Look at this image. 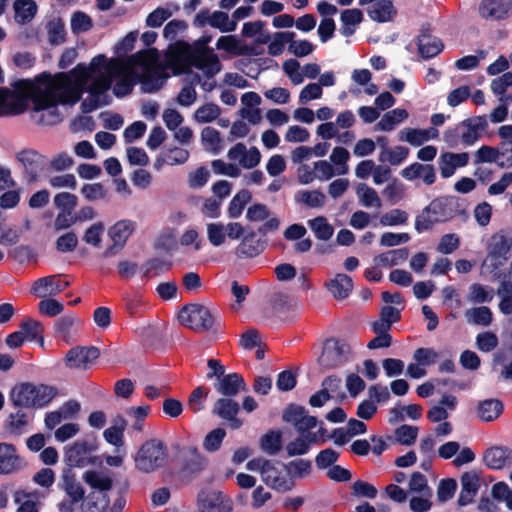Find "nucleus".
<instances>
[{"label": "nucleus", "instance_id": "nucleus-3", "mask_svg": "<svg viewBox=\"0 0 512 512\" xmlns=\"http://www.w3.org/2000/svg\"><path fill=\"white\" fill-rule=\"evenodd\" d=\"M168 447L158 438L146 440L133 456L135 468L149 474L163 468L168 461Z\"/></svg>", "mask_w": 512, "mask_h": 512}, {"label": "nucleus", "instance_id": "nucleus-18", "mask_svg": "<svg viewBox=\"0 0 512 512\" xmlns=\"http://www.w3.org/2000/svg\"><path fill=\"white\" fill-rule=\"evenodd\" d=\"M484 464L493 470H501L512 462V449L505 446H492L483 454Z\"/></svg>", "mask_w": 512, "mask_h": 512}, {"label": "nucleus", "instance_id": "nucleus-35", "mask_svg": "<svg viewBox=\"0 0 512 512\" xmlns=\"http://www.w3.org/2000/svg\"><path fill=\"white\" fill-rule=\"evenodd\" d=\"M172 265L173 263L171 261L163 260L158 257L148 259L142 266L143 277L151 278L159 276L169 271Z\"/></svg>", "mask_w": 512, "mask_h": 512}, {"label": "nucleus", "instance_id": "nucleus-5", "mask_svg": "<svg viewBox=\"0 0 512 512\" xmlns=\"http://www.w3.org/2000/svg\"><path fill=\"white\" fill-rule=\"evenodd\" d=\"M98 449V441L95 435H87L84 439H78L71 445L64 447V463L67 469L74 467L83 468L88 465H96L99 462L97 456H93V452Z\"/></svg>", "mask_w": 512, "mask_h": 512}, {"label": "nucleus", "instance_id": "nucleus-40", "mask_svg": "<svg viewBox=\"0 0 512 512\" xmlns=\"http://www.w3.org/2000/svg\"><path fill=\"white\" fill-rule=\"evenodd\" d=\"M310 229L314 232L315 236L319 240H329L333 233L334 228L328 223L324 216H318L308 221Z\"/></svg>", "mask_w": 512, "mask_h": 512}, {"label": "nucleus", "instance_id": "nucleus-28", "mask_svg": "<svg viewBox=\"0 0 512 512\" xmlns=\"http://www.w3.org/2000/svg\"><path fill=\"white\" fill-rule=\"evenodd\" d=\"M48 286L51 287L49 294L57 295L63 292L66 288H68L70 286V282L61 280L59 278V275H50L42 277L35 281L32 287V293L39 297H42L43 295L38 293L39 288H47Z\"/></svg>", "mask_w": 512, "mask_h": 512}, {"label": "nucleus", "instance_id": "nucleus-34", "mask_svg": "<svg viewBox=\"0 0 512 512\" xmlns=\"http://www.w3.org/2000/svg\"><path fill=\"white\" fill-rule=\"evenodd\" d=\"M408 116L406 109H393L383 115L382 119L377 123L376 128L381 131H391L396 124L403 122Z\"/></svg>", "mask_w": 512, "mask_h": 512}, {"label": "nucleus", "instance_id": "nucleus-29", "mask_svg": "<svg viewBox=\"0 0 512 512\" xmlns=\"http://www.w3.org/2000/svg\"><path fill=\"white\" fill-rule=\"evenodd\" d=\"M340 20L342 22L341 34L349 37L355 33L356 26L363 21V12L357 8L343 10Z\"/></svg>", "mask_w": 512, "mask_h": 512}, {"label": "nucleus", "instance_id": "nucleus-44", "mask_svg": "<svg viewBox=\"0 0 512 512\" xmlns=\"http://www.w3.org/2000/svg\"><path fill=\"white\" fill-rule=\"evenodd\" d=\"M221 113V109L214 103H206L194 112V119L199 123H210Z\"/></svg>", "mask_w": 512, "mask_h": 512}, {"label": "nucleus", "instance_id": "nucleus-1", "mask_svg": "<svg viewBox=\"0 0 512 512\" xmlns=\"http://www.w3.org/2000/svg\"><path fill=\"white\" fill-rule=\"evenodd\" d=\"M81 90L69 83L51 82L44 90L33 92L31 119L38 125H56L62 121L57 106L75 105L81 100Z\"/></svg>", "mask_w": 512, "mask_h": 512}, {"label": "nucleus", "instance_id": "nucleus-49", "mask_svg": "<svg viewBox=\"0 0 512 512\" xmlns=\"http://www.w3.org/2000/svg\"><path fill=\"white\" fill-rule=\"evenodd\" d=\"M210 26L219 29L221 32H232L236 29L237 23L230 20L227 13L215 11L211 14Z\"/></svg>", "mask_w": 512, "mask_h": 512}, {"label": "nucleus", "instance_id": "nucleus-24", "mask_svg": "<svg viewBox=\"0 0 512 512\" xmlns=\"http://www.w3.org/2000/svg\"><path fill=\"white\" fill-rule=\"evenodd\" d=\"M452 203L453 199L449 198L434 199L424 209V213L433 215L438 222H444L453 217Z\"/></svg>", "mask_w": 512, "mask_h": 512}, {"label": "nucleus", "instance_id": "nucleus-10", "mask_svg": "<svg viewBox=\"0 0 512 512\" xmlns=\"http://www.w3.org/2000/svg\"><path fill=\"white\" fill-rule=\"evenodd\" d=\"M197 503L203 512H232V503L222 492L202 489L197 495Z\"/></svg>", "mask_w": 512, "mask_h": 512}, {"label": "nucleus", "instance_id": "nucleus-6", "mask_svg": "<svg viewBox=\"0 0 512 512\" xmlns=\"http://www.w3.org/2000/svg\"><path fill=\"white\" fill-rule=\"evenodd\" d=\"M349 352L350 347L344 341L334 338L327 339L318 358V363L326 370L335 369L346 362V355Z\"/></svg>", "mask_w": 512, "mask_h": 512}, {"label": "nucleus", "instance_id": "nucleus-36", "mask_svg": "<svg viewBox=\"0 0 512 512\" xmlns=\"http://www.w3.org/2000/svg\"><path fill=\"white\" fill-rule=\"evenodd\" d=\"M251 198V192L247 189H242L236 193L229 203L227 209L228 216L233 219L240 217Z\"/></svg>", "mask_w": 512, "mask_h": 512}, {"label": "nucleus", "instance_id": "nucleus-46", "mask_svg": "<svg viewBox=\"0 0 512 512\" xmlns=\"http://www.w3.org/2000/svg\"><path fill=\"white\" fill-rule=\"evenodd\" d=\"M294 37L295 33L291 31L275 33L273 41L268 45V53L271 56L281 55L284 51L285 43H289Z\"/></svg>", "mask_w": 512, "mask_h": 512}, {"label": "nucleus", "instance_id": "nucleus-2", "mask_svg": "<svg viewBox=\"0 0 512 512\" xmlns=\"http://www.w3.org/2000/svg\"><path fill=\"white\" fill-rule=\"evenodd\" d=\"M56 394L57 391L52 386L22 382L11 389L9 400L15 408H43Z\"/></svg>", "mask_w": 512, "mask_h": 512}, {"label": "nucleus", "instance_id": "nucleus-25", "mask_svg": "<svg viewBox=\"0 0 512 512\" xmlns=\"http://www.w3.org/2000/svg\"><path fill=\"white\" fill-rule=\"evenodd\" d=\"M19 462V456L16 454V448L13 444L0 443V474L6 475L12 473Z\"/></svg>", "mask_w": 512, "mask_h": 512}, {"label": "nucleus", "instance_id": "nucleus-19", "mask_svg": "<svg viewBox=\"0 0 512 512\" xmlns=\"http://www.w3.org/2000/svg\"><path fill=\"white\" fill-rule=\"evenodd\" d=\"M265 242L257 238L255 231L245 234L235 250L238 258H254L265 249Z\"/></svg>", "mask_w": 512, "mask_h": 512}, {"label": "nucleus", "instance_id": "nucleus-30", "mask_svg": "<svg viewBox=\"0 0 512 512\" xmlns=\"http://www.w3.org/2000/svg\"><path fill=\"white\" fill-rule=\"evenodd\" d=\"M134 226L135 223L131 220H120L109 228L108 234L114 243L125 247L128 238L134 231Z\"/></svg>", "mask_w": 512, "mask_h": 512}, {"label": "nucleus", "instance_id": "nucleus-61", "mask_svg": "<svg viewBox=\"0 0 512 512\" xmlns=\"http://www.w3.org/2000/svg\"><path fill=\"white\" fill-rule=\"evenodd\" d=\"M457 489V482L453 478L442 479L438 485L437 498L440 502L450 500Z\"/></svg>", "mask_w": 512, "mask_h": 512}, {"label": "nucleus", "instance_id": "nucleus-32", "mask_svg": "<svg viewBox=\"0 0 512 512\" xmlns=\"http://www.w3.org/2000/svg\"><path fill=\"white\" fill-rule=\"evenodd\" d=\"M295 201L304 204L309 208H320L324 206L326 197L320 190H299L295 194Z\"/></svg>", "mask_w": 512, "mask_h": 512}, {"label": "nucleus", "instance_id": "nucleus-12", "mask_svg": "<svg viewBox=\"0 0 512 512\" xmlns=\"http://www.w3.org/2000/svg\"><path fill=\"white\" fill-rule=\"evenodd\" d=\"M417 46L423 59L433 58L444 49L441 39L431 34V26L428 23L422 25L420 35L417 37Z\"/></svg>", "mask_w": 512, "mask_h": 512}, {"label": "nucleus", "instance_id": "nucleus-53", "mask_svg": "<svg viewBox=\"0 0 512 512\" xmlns=\"http://www.w3.org/2000/svg\"><path fill=\"white\" fill-rule=\"evenodd\" d=\"M350 154L343 147H335L330 155V161L337 166V174L343 175L348 172L347 162Z\"/></svg>", "mask_w": 512, "mask_h": 512}, {"label": "nucleus", "instance_id": "nucleus-17", "mask_svg": "<svg viewBox=\"0 0 512 512\" xmlns=\"http://www.w3.org/2000/svg\"><path fill=\"white\" fill-rule=\"evenodd\" d=\"M214 388L224 397L230 398L236 396L240 391H245L246 383L241 374L233 372L215 382Z\"/></svg>", "mask_w": 512, "mask_h": 512}, {"label": "nucleus", "instance_id": "nucleus-33", "mask_svg": "<svg viewBox=\"0 0 512 512\" xmlns=\"http://www.w3.org/2000/svg\"><path fill=\"white\" fill-rule=\"evenodd\" d=\"M512 247V241L504 234H494L491 237L489 254L494 258L507 259Z\"/></svg>", "mask_w": 512, "mask_h": 512}, {"label": "nucleus", "instance_id": "nucleus-37", "mask_svg": "<svg viewBox=\"0 0 512 512\" xmlns=\"http://www.w3.org/2000/svg\"><path fill=\"white\" fill-rule=\"evenodd\" d=\"M261 449L269 455H276L282 448V434L279 430H270L260 439Z\"/></svg>", "mask_w": 512, "mask_h": 512}, {"label": "nucleus", "instance_id": "nucleus-51", "mask_svg": "<svg viewBox=\"0 0 512 512\" xmlns=\"http://www.w3.org/2000/svg\"><path fill=\"white\" fill-rule=\"evenodd\" d=\"M112 79L105 75H100L92 81L88 87L90 95L99 99H104V95H108L107 91L111 88Z\"/></svg>", "mask_w": 512, "mask_h": 512}, {"label": "nucleus", "instance_id": "nucleus-39", "mask_svg": "<svg viewBox=\"0 0 512 512\" xmlns=\"http://www.w3.org/2000/svg\"><path fill=\"white\" fill-rule=\"evenodd\" d=\"M270 304L274 314L281 316L293 309L295 301L288 294L277 292L271 296Z\"/></svg>", "mask_w": 512, "mask_h": 512}, {"label": "nucleus", "instance_id": "nucleus-59", "mask_svg": "<svg viewBox=\"0 0 512 512\" xmlns=\"http://www.w3.org/2000/svg\"><path fill=\"white\" fill-rule=\"evenodd\" d=\"M136 84V80L132 74L123 75L114 85L113 93L117 98L129 95Z\"/></svg>", "mask_w": 512, "mask_h": 512}, {"label": "nucleus", "instance_id": "nucleus-41", "mask_svg": "<svg viewBox=\"0 0 512 512\" xmlns=\"http://www.w3.org/2000/svg\"><path fill=\"white\" fill-rule=\"evenodd\" d=\"M84 481L92 488L106 492L112 489L113 481L111 478L101 476L98 472L89 470L83 475Z\"/></svg>", "mask_w": 512, "mask_h": 512}, {"label": "nucleus", "instance_id": "nucleus-15", "mask_svg": "<svg viewBox=\"0 0 512 512\" xmlns=\"http://www.w3.org/2000/svg\"><path fill=\"white\" fill-rule=\"evenodd\" d=\"M191 62L198 69H207L208 77H213L222 68L218 56L210 49L194 50L191 53Z\"/></svg>", "mask_w": 512, "mask_h": 512}, {"label": "nucleus", "instance_id": "nucleus-26", "mask_svg": "<svg viewBox=\"0 0 512 512\" xmlns=\"http://www.w3.org/2000/svg\"><path fill=\"white\" fill-rule=\"evenodd\" d=\"M63 488L71 498V505L83 500L85 491L82 485L76 480L71 469H64L62 474Z\"/></svg>", "mask_w": 512, "mask_h": 512}, {"label": "nucleus", "instance_id": "nucleus-43", "mask_svg": "<svg viewBox=\"0 0 512 512\" xmlns=\"http://www.w3.org/2000/svg\"><path fill=\"white\" fill-rule=\"evenodd\" d=\"M54 206L64 213H75L74 210L78 204V198L76 195L69 192L57 193L53 198Z\"/></svg>", "mask_w": 512, "mask_h": 512}, {"label": "nucleus", "instance_id": "nucleus-13", "mask_svg": "<svg viewBox=\"0 0 512 512\" xmlns=\"http://www.w3.org/2000/svg\"><path fill=\"white\" fill-rule=\"evenodd\" d=\"M239 409V404L236 401L225 397L219 398L215 402L212 413L228 421L232 429H239L243 424L242 420L237 418Z\"/></svg>", "mask_w": 512, "mask_h": 512}, {"label": "nucleus", "instance_id": "nucleus-31", "mask_svg": "<svg viewBox=\"0 0 512 512\" xmlns=\"http://www.w3.org/2000/svg\"><path fill=\"white\" fill-rule=\"evenodd\" d=\"M13 8L15 20L20 24L30 22L37 13V4L34 0H15Z\"/></svg>", "mask_w": 512, "mask_h": 512}, {"label": "nucleus", "instance_id": "nucleus-8", "mask_svg": "<svg viewBox=\"0 0 512 512\" xmlns=\"http://www.w3.org/2000/svg\"><path fill=\"white\" fill-rule=\"evenodd\" d=\"M100 356L96 346H76L69 349L65 356V364L70 369L86 370Z\"/></svg>", "mask_w": 512, "mask_h": 512}, {"label": "nucleus", "instance_id": "nucleus-45", "mask_svg": "<svg viewBox=\"0 0 512 512\" xmlns=\"http://www.w3.org/2000/svg\"><path fill=\"white\" fill-rule=\"evenodd\" d=\"M311 444L308 433L306 435L300 434L299 437L286 445V452L289 457L304 455L310 450Z\"/></svg>", "mask_w": 512, "mask_h": 512}, {"label": "nucleus", "instance_id": "nucleus-52", "mask_svg": "<svg viewBox=\"0 0 512 512\" xmlns=\"http://www.w3.org/2000/svg\"><path fill=\"white\" fill-rule=\"evenodd\" d=\"M209 394V389L204 386L196 387L190 394L188 398V408L194 412L198 413L205 408L203 398H206Z\"/></svg>", "mask_w": 512, "mask_h": 512}, {"label": "nucleus", "instance_id": "nucleus-47", "mask_svg": "<svg viewBox=\"0 0 512 512\" xmlns=\"http://www.w3.org/2000/svg\"><path fill=\"white\" fill-rule=\"evenodd\" d=\"M468 320L476 325L488 326L493 319L492 311L487 306H480L467 311Z\"/></svg>", "mask_w": 512, "mask_h": 512}, {"label": "nucleus", "instance_id": "nucleus-63", "mask_svg": "<svg viewBox=\"0 0 512 512\" xmlns=\"http://www.w3.org/2000/svg\"><path fill=\"white\" fill-rule=\"evenodd\" d=\"M38 309L45 316L55 317L63 312L64 305L53 298H48L38 303Z\"/></svg>", "mask_w": 512, "mask_h": 512}, {"label": "nucleus", "instance_id": "nucleus-60", "mask_svg": "<svg viewBox=\"0 0 512 512\" xmlns=\"http://www.w3.org/2000/svg\"><path fill=\"white\" fill-rule=\"evenodd\" d=\"M340 454L332 448L321 450L316 458L315 463L319 469H326L332 467L339 459Z\"/></svg>", "mask_w": 512, "mask_h": 512}, {"label": "nucleus", "instance_id": "nucleus-4", "mask_svg": "<svg viewBox=\"0 0 512 512\" xmlns=\"http://www.w3.org/2000/svg\"><path fill=\"white\" fill-rule=\"evenodd\" d=\"M178 319L183 326L199 333L213 328L217 331L221 328L219 315L213 314L208 307L198 303L184 305Z\"/></svg>", "mask_w": 512, "mask_h": 512}, {"label": "nucleus", "instance_id": "nucleus-23", "mask_svg": "<svg viewBox=\"0 0 512 512\" xmlns=\"http://www.w3.org/2000/svg\"><path fill=\"white\" fill-rule=\"evenodd\" d=\"M504 411V404L499 399H485L477 406L478 417L484 422L496 420Z\"/></svg>", "mask_w": 512, "mask_h": 512}, {"label": "nucleus", "instance_id": "nucleus-20", "mask_svg": "<svg viewBox=\"0 0 512 512\" xmlns=\"http://www.w3.org/2000/svg\"><path fill=\"white\" fill-rule=\"evenodd\" d=\"M216 48L219 50H225L236 55L245 56H258L262 53L254 46L243 45L238 47V40L234 35L221 36L216 42Z\"/></svg>", "mask_w": 512, "mask_h": 512}, {"label": "nucleus", "instance_id": "nucleus-38", "mask_svg": "<svg viewBox=\"0 0 512 512\" xmlns=\"http://www.w3.org/2000/svg\"><path fill=\"white\" fill-rule=\"evenodd\" d=\"M409 155V149L405 146H395L393 149L384 148L379 154V161L389 162L393 166L401 164Z\"/></svg>", "mask_w": 512, "mask_h": 512}, {"label": "nucleus", "instance_id": "nucleus-42", "mask_svg": "<svg viewBox=\"0 0 512 512\" xmlns=\"http://www.w3.org/2000/svg\"><path fill=\"white\" fill-rule=\"evenodd\" d=\"M20 328L24 333L25 339L27 338L30 341L40 340L43 344V325L32 318H26L20 324Z\"/></svg>", "mask_w": 512, "mask_h": 512}, {"label": "nucleus", "instance_id": "nucleus-7", "mask_svg": "<svg viewBox=\"0 0 512 512\" xmlns=\"http://www.w3.org/2000/svg\"><path fill=\"white\" fill-rule=\"evenodd\" d=\"M183 460L179 470L180 475L191 481L201 474L207 465V459L196 446L183 448Z\"/></svg>", "mask_w": 512, "mask_h": 512}, {"label": "nucleus", "instance_id": "nucleus-27", "mask_svg": "<svg viewBox=\"0 0 512 512\" xmlns=\"http://www.w3.org/2000/svg\"><path fill=\"white\" fill-rule=\"evenodd\" d=\"M29 420L26 412L19 409L15 413H10L3 424L5 433L13 436H20L25 432Z\"/></svg>", "mask_w": 512, "mask_h": 512}, {"label": "nucleus", "instance_id": "nucleus-22", "mask_svg": "<svg viewBox=\"0 0 512 512\" xmlns=\"http://www.w3.org/2000/svg\"><path fill=\"white\" fill-rule=\"evenodd\" d=\"M326 287L334 298L343 300L350 295L353 289V281L350 276L344 273H338L333 279L326 283Z\"/></svg>", "mask_w": 512, "mask_h": 512}, {"label": "nucleus", "instance_id": "nucleus-62", "mask_svg": "<svg viewBox=\"0 0 512 512\" xmlns=\"http://www.w3.org/2000/svg\"><path fill=\"white\" fill-rule=\"evenodd\" d=\"M104 224L102 222H97L92 224L84 233L83 241L87 244H90L94 247H100L102 241V234L104 232Z\"/></svg>", "mask_w": 512, "mask_h": 512}, {"label": "nucleus", "instance_id": "nucleus-11", "mask_svg": "<svg viewBox=\"0 0 512 512\" xmlns=\"http://www.w3.org/2000/svg\"><path fill=\"white\" fill-rule=\"evenodd\" d=\"M17 160L23 165L28 182L37 181L39 173L44 169L45 157L33 149H24L17 153Z\"/></svg>", "mask_w": 512, "mask_h": 512}, {"label": "nucleus", "instance_id": "nucleus-64", "mask_svg": "<svg viewBox=\"0 0 512 512\" xmlns=\"http://www.w3.org/2000/svg\"><path fill=\"white\" fill-rule=\"evenodd\" d=\"M307 415V410L303 406L290 403L284 409L282 419L284 422L291 423L293 425L295 422H299L300 419Z\"/></svg>", "mask_w": 512, "mask_h": 512}, {"label": "nucleus", "instance_id": "nucleus-56", "mask_svg": "<svg viewBox=\"0 0 512 512\" xmlns=\"http://www.w3.org/2000/svg\"><path fill=\"white\" fill-rule=\"evenodd\" d=\"M207 236L213 246H221L226 239V227L221 222L209 223L207 225Z\"/></svg>", "mask_w": 512, "mask_h": 512}, {"label": "nucleus", "instance_id": "nucleus-58", "mask_svg": "<svg viewBox=\"0 0 512 512\" xmlns=\"http://www.w3.org/2000/svg\"><path fill=\"white\" fill-rule=\"evenodd\" d=\"M494 297V290L492 288L486 289L479 283H474L470 286V300L474 303H489Z\"/></svg>", "mask_w": 512, "mask_h": 512}, {"label": "nucleus", "instance_id": "nucleus-48", "mask_svg": "<svg viewBox=\"0 0 512 512\" xmlns=\"http://www.w3.org/2000/svg\"><path fill=\"white\" fill-rule=\"evenodd\" d=\"M157 56V50L153 48L149 49H142L136 52L135 54H132L130 56H127L128 62L131 66V68L137 67V66H146L153 61H155Z\"/></svg>", "mask_w": 512, "mask_h": 512}, {"label": "nucleus", "instance_id": "nucleus-16", "mask_svg": "<svg viewBox=\"0 0 512 512\" xmlns=\"http://www.w3.org/2000/svg\"><path fill=\"white\" fill-rule=\"evenodd\" d=\"M480 488V477L476 471L464 472L461 476V491L457 500L459 506L464 507L474 502Z\"/></svg>", "mask_w": 512, "mask_h": 512}, {"label": "nucleus", "instance_id": "nucleus-21", "mask_svg": "<svg viewBox=\"0 0 512 512\" xmlns=\"http://www.w3.org/2000/svg\"><path fill=\"white\" fill-rule=\"evenodd\" d=\"M367 14L373 21L384 23L393 20L397 11L391 0H378L368 7Z\"/></svg>", "mask_w": 512, "mask_h": 512}, {"label": "nucleus", "instance_id": "nucleus-14", "mask_svg": "<svg viewBox=\"0 0 512 512\" xmlns=\"http://www.w3.org/2000/svg\"><path fill=\"white\" fill-rule=\"evenodd\" d=\"M462 128L466 131L461 133V141L466 146L473 145L483 134L488 127V122L485 115L474 116L463 120L460 123Z\"/></svg>", "mask_w": 512, "mask_h": 512}, {"label": "nucleus", "instance_id": "nucleus-9", "mask_svg": "<svg viewBox=\"0 0 512 512\" xmlns=\"http://www.w3.org/2000/svg\"><path fill=\"white\" fill-rule=\"evenodd\" d=\"M478 12L485 20H505L512 15V0H481Z\"/></svg>", "mask_w": 512, "mask_h": 512}, {"label": "nucleus", "instance_id": "nucleus-57", "mask_svg": "<svg viewBox=\"0 0 512 512\" xmlns=\"http://www.w3.org/2000/svg\"><path fill=\"white\" fill-rule=\"evenodd\" d=\"M132 68L128 62L127 56H119L112 58L107 63V71L114 77H122L125 73L130 71Z\"/></svg>", "mask_w": 512, "mask_h": 512}, {"label": "nucleus", "instance_id": "nucleus-55", "mask_svg": "<svg viewBox=\"0 0 512 512\" xmlns=\"http://www.w3.org/2000/svg\"><path fill=\"white\" fill-rule=\"evenodd\" d=\"M357 194L360 196V200L364 206H381V200L377 192L366 184L362 183L358 186Z\"/></svg>", "mask_w": 512, "mask_h": 512}, {"label": "nucleus", "instance_id": "nucleus-54", "mask_svg": "<svg viewBox=\"0 0 512 512\" xmlns=\"http://www.w3.org/2000/svg\"><path fill=\"white\" fill-rule=\"evenodd\" d=\"M418 435V427L403 424L395 430L396 440L406 446L415 443Z\"/></svg>", "mask_w": 512, "mask_h": 512}, {"label": "nucleus", "instance_id": "nucleus-50", "mask_svg": "<svg viewBox=\"0 0 512 512\" xmlns=\"http://www.w3.org/2000/svg\"><path fill=\"white\" fill-rule=\"evenodd\" d=\"M226 436L223 428H216L210 431L204 438L203 448L207 452H216L220 449L221 444Z\"/></svg>", "mask_w": 512, "mask_h": 512}]
</instances>
